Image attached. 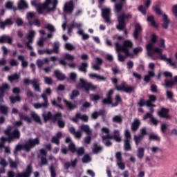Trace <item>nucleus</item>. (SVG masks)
<instances>
[{
  "instance_id": "obj_33",
  "label": "nucleus",
  "mask_w": 177,
  "mask_h": 177,
  "mask_svg": "<svg viewBox=\"0 0 177 177\" xmlns=\"http://www.w3.org/2000/svg\"><path fill=\"white\" fill-rule=\"evenodd\" d=\"M13 24V21L12 19H7L5 21H0V28L5 29L6 26H12Z\"/></svg>"
},
{
  "instance_id": "obj_9",
  "label": "nucleus",
  "mask_w": 177,
  "mask_h": 177,
  "mask_svg": "<svg viewBox=\"0 0 177 177\" xmlns=\"http://www.w3.org/2000/svg\"><path fill=\"white\" fill-rule=\"evenodd\" d=\"M74 59V56L71 55V54L65 53L64 55V59H59V64H61V66H64V67H66V66H68L70 68H75V67H77L75 63L68 64L67 62H66V60H70L71 62H73Z\"/></svg>"
},
{
  "instance_id": "obj_53",
  "label": "nucleus",
  "mask_w": 177,
  "mask_h": 177,
  "mask_svg": "<svg viewBox=\"0 0 177 177\" xmlns=\"http://www.w3.org/2000/svg\"><path fill=\"white\" fill-rule=\"evenodd\" d=\"M144 139L142 136H134V142L136 146H139V143L142 142V140Z\"/></svg>"
},
{
  "instance_id": "obj_21",
  "label": "nucleus",
  "mask_w": 177,
  "mask_h": 177,
  "mask_svg": "<svg viewBox=\"0 0 177 177\" xmlns=\"http://www.w3.org/2000/svg\"><path fill=\"white\" fill-rule=\"evenodd\" d=\"M148 118H149V120L153 125H154L155 127H157L158 125L159 121L157 120V119H156V118H154V116H153V114H151L150 113H147L145 114V115L143 116L144 121H146V120H147Z\"/></svg>"
},
{
  "instance_id": "obj_57",
  "label": "nucleus",
  "mask_w": 177,
  "mask_h": 177,
  "mask_svg": "<svg viewBox=\"0 0 177 177\" xmlns=\"http://www.w3.org/2000/svg\"><path fill=\"white\" fill-rule=\"evenodd\" d=\"M138 106L139 107H143L145 106H147V100H145L143 98H140V101L138 102Z\"/></svg>"
},
{
  "instance_id": "obj_28",
  "label": "nucleus",
  "mask_w": 177,
  "mask_h": 177,
  "mask_svg": "<svg viewBox=\"0 0 177 177\" xmlns=\"http://www.w3.org/2000/svg\"><path fill=\"white\" fill-rule=\"evenodd\" d=\"M152 10L156 15H158V16L162 15V10H161V3L159 2L158 4L152 7Z\"/></svg>"
},
{
  "instance_id": "obj_4",
  "label": "nucleus",
  "mask_w": 177,
  "mask_h": 177,
  "mask_svg": "<svg viewBox=\"0 0 177 177\" xmlns=\"http://www.w3.org/2000/svg\"><path fill=\"white\" fill-rule=\"evenodd\" d=\"M58 4V0H46L45 3L37 6L38 14L42 15V13H44V10H46L48 12H55Z\"/></svg>"
},
{
  "instance_id": "obj_17",
  "label": "nucleus",
  "mask_w": 177,
  "mask_h": 177,
  "mask_svg": "<svg viewBox=\"0 0 177 177\" xmlns=\"http://www.w3.org/2000/svg\"><path fill=\"white\" fill-rule=\"evenodd\" d=\"M74 9H75V5L74 4V1L71 0L64 4V13H70V15H71V13L74 12Z\"/></svg>"
},
{
  "instance_id": "obj_14",
  "label": "nucleus",
  "mask_w": 177,
  "mask_h": 177,
  "mask_svg": "<svg viewBox=\"0 0 177 177\" xmlns=\"http://www.w3.org/2000/svg\"><path fill=\"white\" fill-rule=\"evenodd\" d=\"M59 112L53 115L52 112L48 111L46 113H44L42 115V117L44 118V122H46L47 121H53V122H56V120H57V117H59Z\"/></svg>"
},
{
  "instance_id": "obj_24",
  "label": "nucleus",
  "mask_w": 177,
  "mask_h": 177,
  "mask_svg": "<svg viewBox=\"0 0 177 177\" xmlns=\"http://www.w3.org/2000/svg\"><path fill=\"white\" fill-rule=\"evenodd\" d=\"M140 120L139 119H135L134 121L131 124V131L133 132H136L139 129L140 127Z\"/></svg>"
},
{
  "instance_id": "obj_15",
  "label": "nucleus",
  "mask_w": 177,
  "mask_h": 177,
  "mask_svg": "<svg viewBox=\"0 0 177 177\" xmlns=\"http://www.w3.org/2000/svg\"><path fill=\"white\" fill-rule=\"evenodd\" d=\"M102 17L104 19L105 23L110 24L111 23V10L109 8H103L102 10Z\"/></svg>"
},
{
  "instance_id": "obj_29",
  "label": "nucleus",
  "mask_w": 177,
  "mask_h": 177,
  "mask_svg": "<svg viewBox=\"0 0 177 177\" xmlns=\"http://www.w3.org/2000/svg\"><path fill=\"white\" fill-rule=\"evenodd\" d=\"M147 21H148V23H150L152 27H154L155 28H158V24H157L156 20L154 19V15L148 16L147 18Z\"/></svg>"
},
{
  "instance_id": "obj_40",
  "label": "nucleus",
  "mask_w": 177,
  "mask_h": 177,
  "mask_svg": "<svg viewBox=\"0 0 177 177\" xmlns=\"http://www.w3.org/2000/svg\"><path fill=\"white\" fill-rule=\"evenodd\" d=\"M113 139L115 140V142H121V136H120V131L119 130H115L113 131V136H112Z\"/></svg>"
},
{
  "instance_id": "obj_63",
  "label": "nucleus",
  "mask_w": 177,
  "mask_h": 177,
  "mask_svg": "<svg viewBox=\"0 0 177 177\" xmlns=\"http://www.w3.org/2000/svg\"><path fill=\"white\" fill-rule=\"evenodd\" d=\"M10 168H17V162H14L11 159L9 160Z\"/></svg>"
},
{
  "instance_id": "obj_54",
  "label": "nucleus",
  "mask_w": 177,
  "mask_h": 177,
  "mask_svg": "<svg viewBox=\"0 0 177 177\" xmlns=\"http://www.w3.org/2000/svg\"><path fill=\"white\" fill-rule=\"evenodd\" d=\"M9 108L5 105L0 106V111L2 114L7 115Z\"/></svg>"
},
{
  "instance_id": "obj_34",
  "label": "nucleus",
  "mask_w": 177,
  "mask_h": 177,
  "mask_svg": "<svg viewBox=\"0 0 177 177\" xmlns=\"http://www.w3.org/2000/svg\"><path fill=\"white\" fill-rule=\"evenodd\" d=\"M54 74L58 81H64L66 80V75L60 73V71H55Z\"/></svg>"
},
{
  "instance_id": "obj_50",
  "label": "nucleus",
  "mask_w": 177,
  "mask_h": 177,
  "mask_svg": "<svg viewBox=\"0 0 177 177\" xmlns=\"http://www.w3.org/2000/svg\"><path fill=\"white\" fill-rule=\"evenodd\" d=\"M139 135L142 136V138H145V136H146V135H149V133H147V128H146L145 127L141 128Z\"/></svg>"
},
{
  "instance_id": "obj_47",
  "label": "nucleus",
  "mask_w": 177,
  "mask_h": 177,
  "mask_svg": "<svg viewBox=\"0 0 177 177\" xmlns=\"http://www.w3.org/2000/svg\"><path fill=\"white\" fill-rule=\"evenodd\" d=\"M112 121L116 124H122V116L115 115L113 118Z\"/></svg>"
},
{
  "instance_id": "obj_49",
  "label": "nucleus",
  "mask_w": 177,
  "mask_h": 177,
  "mask_svg": "<svg viewBox=\"0 0 177 177\" xmlns=\"http://www.w3.org/2000/svg\"><path fill=\"white\" fill-rule=\"evenodd\" d=\"M9 99L12 104H15V103H16V102H21V100L20 95H16L15 97L10 96L9 97Z\"/></svg>"
},
{
  "instance_id": "obj_20",
  "label": "nucleus",
  "mask_w": 177,
  "mask_h": 177,
  "mask_svg": "<svg viewBox=\"0 0 177 177\" xmlns=\"http://www.w3.org/2000/svg\"><path fill=\"white\" fill-rule=\"evenodd\" d=\"M142 31L143 28H142L140 24H136L134 26V32L133 33L134 39H139V35L142 34Z\"/></svg>"
},
{
  "instance_id": "obj_48",
  "label": "nucleus",
  "mask_w": 177,
  "mask_h": 177,
  "mask_svg": "<svg viewBox=\"0 0 177 177\" xmlns=\"http://www.w3.org/2000/svg\"><path fill=\"white\" fill-rule=\"evenodd\" d=\"M18 60H20L21 62L22 67L26 68V67H27V66H28V62L27 61L24 60V56L19 55Z\"/></svg>"
},
{
  "instance_id": "obj_8",
  "label": "nucleus",
  "mask_w": 177,
  "mask_h": 177,
  "mask_svg": "<svg viewBox=\"0 0 177 177\" xmlns=\"http://www.w3.org/2000/svg\"><path fill=\"white\" fill-rule=\"evenodd\" d=\"M13 129V127L12 125H8L7 127V129L4 130V133L6 136L9 137L10 140H15L20 139L21 133L20 130L19 129H15L12 131Z\"/></svg>"
},
{
  "instance_id": "obj_26",
  "label": "nucleus",
  "mask_w": 177,
  "mask_h": 177,
  "mask_svg": "<svg viewBox=\"0 0 177 177\" xmlns=\"http://www.w3.org/2000/svg\"><path fill=\"white\" fill-rule=\"evenodd\" d=\"M165 88H171V86H175L177 84V76H175L174 78L169 81H165Z\"/></svg>"
},
{
  "instance_id": "obj_64",
  "label": "nucleus",
  "mask_w": 177,
  "mask_h": 177,
  "mask_svg": "<svg viewBox=\"0 0 177 177\" xmlns=\"http://www.w3.org/2000/svg\"><path fill=\"white\" fill-rule=\"evenodd\" d=\"M171 11L173 12L174 16L177 17V4L173 6V7L171 8Z\"/></svg>"
},
{
  "instance_id": "obj_19",
  "label": "nucleus",
  "mask_w": 177,
  "mask_h": 177,
  "mask_svg": "<svg viewBox=\"0 0 177 177\" xmlns=\"http://www.w3.org/2000/svg\"><path fill=\"white\" fill-rule=\"evenodd\" d=\"M31 174H32V165L29 164L27 165L26 171L18 173L17 177H30L31 176Z\"/></svg>"
},
{
  "instance_id": "obj_7",
  "label": "nucleus",
  "mask_w": 177,
  "mask_h": 177,
  "mask_svg": "<svg viewBox=\"0 0 177 177\" xmlns=\"http://www.w3.org/2000/svg\"><path fill=\"white\" fill-rule=\"evenodd\" d=\"M112 84H113L115 87L116 91L118 92H124V93H132L135 91V87L129 86L125 82H122L120 85H118V79H112Z\"/></svg>"
},
{
  "instance_id": "obj_6",
  "label": "nucleus",
  "mask_w": 177,
  "mask_h": 177,
  "mask_svg": "<svg viewBox=\"0 0 177 177\" xmlns=\"http://www.w3.org/2000/svg\"><path fill=\"white\" fill-rule=\"evenodd\" d=\"M77 89H84L85 93L89 95V92L93 91L95 92L96 89H97V86L94 85L93 84L88 82L85 79L81 77L80 78V82L76 84Z\"/></svg>"
},
{
  "instance_id": "obj_2",
  "label": "nucleus",
  "mask_w": 177,
  "mask_h": 177,
  "mask_svg": "<svg viewBox=\"0 0 177 177\" xmlns=\"http://www.w3.org/2000/svg\"><path fill=\"white\" fill-rule=\"evenodd\" d=\"M39 144V139L36 138L35 139L30 138L25 144H19L15 147L14 150V155L17 156L18 151H26V153H30L31 151V149H34L37 145Z\"/></svg>"
},
{
  "instance_id": "obj_51",
  "label": "nucleus",
  "mask_w": 177,
  "mask_h": 177,
  "mask_svg": "<svg viewBox=\"0 0 177 177\" xmlns=\"http://www.w3.org/2000/svg\"><path fill=\"white\" fill-rule=\"evenodd\" d=\"M76 117L77 118L82 120V121H84V122H88V118L86 115H81V113H77Z\"/></svg>"
},
{
  "instance_id": "obj_12",
  "label": "nucleus",
  "mask_w": 177,
  "mask_h": 177,
  "mask_svg": "<svg viewBox=\"0 0 177 177\" xmlns=\"http://www.w3.org/2000/svg\"><path fill=\"white\" fill-rule=\"evenodd\" d=\"M41 97L44 100V102L42 103H35L33 104V107L36 109V110H39V109H48L49 107V101L48 100V96L46 94L43 93L41 94Z\"/></svg>"
},
{
  "instance_id": "obj_11",
  "label": "nucleus",
  "mask_w": 177,
  "mask_h": 177,
  "mask_svg": "<svg viewBox=\"0 0 177 177\" xmlns=\"http://www.w3.org/2000/svg\"><path fill=\"white\" fill-rule=\"evenodd\" d=\"M131 131L129 130H125L124 131V149L125 151H130L132 150V147L131 146Z\"/></svg>"
},
{
  "instance_id": "obj_25",
  "label": "nucleus",
  "mask_w": 177,
  "mask_h": 177,
  "mask_svg": "<svg viewBox=\"0 0 177 177\" xmlns=\"http://www.w3.org/2000/svg\"><path fill=\"white\" fill-rule=\"evenodd\" d=\"M5 42H8V44H10V45H11V44H12L13 42V39L6 35H3L0 37V44H5Z\"/></svg>"
},
{
  "instance_id": "obj_35",
  "label": "nucleus",
  "mask_w": 177,
  "mask_h": 177,
  "mask_svg": "<svg viewBox=\"0 0 177 177\" xmlns=\"http://www.w3.org/2000/svg\"><path fill=\"white\" fill-rule=\"evenodd\" d=\"M80 129L85 132L87 135H92V130L89 127L88 124H82L80 127Z\"/></svg>"
},
{
  "instance_id": "obj_31",
  "label": "nucleus",
  "mask_w": 177,
  "mask_h": 177,
  "mask_svg": "<svg viewBox=\"0 0 177 177\" xmlns=\"http://www.w3.org/2000/svg\"><path fill=\"white\" fill-rule=\"evenodd\" d=\"M8 80L11 83L14 81H16V82H19V80H20V75L17 73H14L12 75H10L8 77Z\"/></svg>"
},
{
  "instance_id": "obj_43",
  "label": "nucleus",
  "mask_w": 177,
  "mask_h": 177,
  "mask_svg": "<svg viewBox=\"0 0 177 177\" xmlns=\"http://www.w3.org/2000/svg\"><path fill=\"white\" fill-rule=\"evenodd\" d=\"M137 157L140 158V160H142V158L145 157V148L143 147L138 148L137 151Z\"/></svg>"
},
{
  "instance_id": "obj_45",
  "label": "nucleus",
  "mask_w": 177,
  "mask_h": 177,
  "mask_svg": "<svg viewBox=\"0 0 177 177\" xmlns=\"http://www.w3.org/2000/svg\"><path fill=\"white\" fill-rule=\"evenodd\" d=\"M77 34L82 36L83 41H86V39H89V35L84 33V30L82 29H80L77 31Z\"/></svg>"
},
{
  "instance_id": "obj_58",
  "label": "nucleus",
  "mask_w": 177,
  "mask_h": 177,
  "mask_svg": "<svg viewBox=\"0 0 177 177\" xmlns=\"http://www.w3.org/2000/svg\"><path fill=\"white\" fill-rule=\"evenodd\" d=\"M111 103H113V98H109L106 97V98L102 100V104L104 106L106 104H111Z\"/></svg>"
},
{
  "instance_id": "obj_22",
  "label": "nucleus",
  "mask_w": 177,
  "mask_h": 177,
  "mask_svg": "<svg viewBox=\"0 0 177 177\" xmlns=\"http://www.w3.org/2000/svg\"><path fill=\"white\" fill-rule=\"evenodd\" d=\"M162 28H165V30H168V27H169V23H171V20L169 18H168V15L166 14H164L162 15Z\"/></svg>"
},
{
  "instance_id": "obj_62",
  "label": "nucleus",
  "mask_w": 177,
  "mask_h": 177,
  "mask_svg": "<svg viewBox=\"0 0 177 177\" xmlns=\"http://www.w3.org/2000/svg\"><path fill=\"white\" fill-rule=\"evenodd\" d=\"M65 48H66L67 50H74V49H75V47L70 43H66Z\"/></svg>"
},
{
  "instance_id": "obj_61",
  "label": "nucleus",
  "mask_w": 177,
  "mask_h": 177,
  "mask_svg": "<svg viewBox=\"0 0 177 177\" xmlns=\"http://www.w3.org/2000/svg\"><path fill=\"white\" fill-rule=\"evenodd\" d=\"M44 82L47 85H52V84L53 83V80H52V77H44Z\"/></svg>"
},
{
  "instance_id": "obj_10",
  "label": "nucleus",
  "mask_w": 177,
  "mask_h": 177,
  "mask_svg": "<svg viewBox=\"0 0 177 177\" xmlns=\"http://www.w3.org/2000/svg\"><path fill=\"white\" fill-rule=\"evenodd\" d=\"M68 150L71 151V153H72L73 154H74V153H76L77 157H82V156L85 154V149L84 148V147L77 148L74 142H71L68 145Z\"/></svg>"
},
{
  "instance_id": "obj_41",
  "label": "nucleus",
  "mask_w": 177,
  "mask_h": 177,
  "mask_svg": "<svg viewBox=\"0 0 177 177\" xmlns=\"http://www.w3.org/2000/svg\"><path fill=\"white\" fill-rule=\"evenodd\" d=\"M88 63L86 62H82L80 66L78 68L79 71H81L82 73H86L88 71Z\"/></svg>"
},
{
  "instance_id": "obj_42",
  "label": "nucleus",
  "mask_w": 177,
  "mask_h": 177,
  "mask_svg": "<svg viewBox=\"0 0 177 177\" xmlns=\"http://www.w3.org/2000/svg\"><path fill=\"white\" fill-rule=\"evenodd\" d=\"M89 97L91 102H95V103H97V102L100 100V96L99 94H90Z\"/></svg>"
},
{
  "instance_id": "obj_23",
  "label": "nucleus",
  "mask_w": 177,
  "mask_h": 177,
  "mask_svg": "<svg viewBox=\"0 0 177 177\" xmlns=\"http://www.w3.org/2000/svg\"><path fill=\"white\" fill-rule=\"evenodd\" d=\"M62 136H63L62 132L58 131L56 133V136L52 137L51 142L55 145H57V146H59V145H60V138H62Z\"/></svg>"
},
{
  "instance_id": "obj_3",
  "label": "nucleus",
  "mask_w": 177,
  "mask_h": 177,
  "mask_svg": "<svg viewBox=\"0 0 177 177\" xmlns=\"http://www.w3.org/2000/svg\"><path fill=\"white\" fill-rule=\"evenodd\" d=\"M115 49L117 52H123L125 54L126 57H133V53L129 52V49L133 48V43L129 39L124 40L123 44L121 45L118 41L115 44Z\"/></svg>"
},
{
  "instance_id": "obj_46",
  "label": "nucleus",
  "mask_w": 177,
  "mask_h": 177,
  "mask_svg": "<svg viewBox=\"0 0 177 177\" xmlns=\"http://www.w3.org/2000/svg\"><path fill=\"white\" fill-rule=\"evenodd\" d=\"M49 171L51 177H56V167H55V165H50L49 167Z\"/></svg>"
},
{
  "instance_id": "obj_56",
  "label": "nucleus",
  "mask_w": 177,
  "mask_h": 177,
  "mask_svg": "<svg viewBox=\"0 0 177 177\" xmlns=\"http://www.w3.org/2000/svg\"><path fill=\"white\" fill-rule=\"evenodd\" d=\"M82 161L84 164H88L89 161H91V156L88 154H86L82 158Z\"/></svg>"
},
{
  "instance_id": "obj_59",
  "label": "nucleus",
  "mask_w": 177,
  "mask_h": 177,
  "mask_svg": "<svg viewBox=\"0 0 177 177\" xmlns=\"http://www.w3.org/2000/svg\"><path fill=\"white\" fill-rule=\"evenodd\" d=\"M71 26L72 28H78V30H81V27H82V24H77V22L73 21Z\"/></svg>"
},
{
  "instance_id": "obj_27",
  "label": "nucleus",
  "mask_w": 177,
  "mask_h": 177,
  "mask_svg": "<svg viewBox=\"0 0 177 177\" xmlns=\"http://www.w3.org/2000/svg\"><path fill=\"white\" fill-rule=\"evenodd\" d=\"M59 116L57 117L56 121H57V125L59 128H64L66 127V122L62 119V113L58 112Z\"/></svg>"
},
{
  "instance_id": "obj_39",
  "label": "nucleus",
  "mask_w": 177,
  "mask_h": 177,
  "mask_svg": "<svg viewBox=\"0 0 177 177\" xmlns=\"http://www.w3.org/2000/svg\"><path fill=\"white\" fill-rule=\"evenodd\" d=\"M30 117L37 124H42V122H41V118L39 117V115H38V114L35 113V112H32L30 113Z\"/></svg>"
},
{
  "instance_id": "obj_52",
  "label": "nucleus",
  "mask_w": 177,
  "mask_h": 177,
  "mask_svg": "<svg viewBox=\"0 0 177 177\" xmlns=\"http://www.w3.org/2000/svg\"><path fill=\"white\" fill-rule=\"evenodd\" d=\"M77 96H80V91L78 90H73L70 95V98L71 100H74Z\"/></svg>"
},
{
  "instance_id": "obj_32",
  "label": "nucleus",
  "mask_w": 177,
  "mask_h": 177,
  "mask_svg": "<svg viewBox=\"0 0 177 177\" xmlns=\"http://www.w3.org/2000/svg\"><path fill=\"white\" fill-rule=\"evenodd\" d=\"M102 150H103V147L99 145L97 142L93 143V154H98V153H100Z\"/></svg>"
},
{
  "instance_id": "obj_36",
  "label": "nucleus",
  "mask_w": 177,
  "mask_h": 177,
  "mask_svg": "<svg viewBox=\"0 0 177 177\" xmlns=\"http://www.w3.org/2000/svg\"><path fill=\"white\" fill-rule=\"evenodd\" d=\"M64 102L65 103V106L67 107L68 110H70V111H72L74 109H77V105L73 104L71 102L64 100Z\"/></svg>"
},
{
  "instance_id": "obj_55",
  "label": "nucleus",
  "mask_w": 177,
  "mask_h": 177,
  "mask_svg": "<svg viewBox=\"0 0 177 177\" xmlns=\"http://www.w3.org/2000/svg\"><path fill=\"white\" fill-rule=\"evenodd\" d=\"M149 140H156L158 142H160V140H161V138H160V136H158L156 134L149 135Z\"/></svg>"
},
{
  "instance_id": "obj_44",
  "label": "nucleus",
  "mask_w": 177,
  "mask_h": 177,
  "mask_svg": "<svg viewBox=\"0 0 177 177\" xmlns=\"http://www.w3.org/2000/svg\"><path fill=\"white\" fill-rule=\"evenodd\" d=\"M124 8V3L119 2L115 5V10L117 13H120Z\"/></svg>"
},
{
  "instance_id": "obj_30",
  "label": "nucleus",
  "mask_w": 177,
  "mask_h": 177,
  "mask_svg": "<svg viewBox=\"0 0 177 177\" xmlns=\"http://www.w3.org/2000/svg\"><path fill=\"white\" fill-rule=\"evenodd\" d=\"M28 8V3L26 0H20L18 2V9L19 10H23L24 9H27Z\"/></svg>"
},
{
  "instance_id": "obj_5",
  "label": "nucleus",
  "mask_w": 177,
  "mask_h": 177,
  "mask_svg": "<svg viewBox=\"0 0 177 177\" xmlns=\"http://www.w3.org/2000/svg\"><path fill=\"white\" fill-rule=\"evenodd\" d=\"M129 19H132V14L131 12L124 13L122 12L118 17V24L116 26L117 30L119 31H124V35H128V30L127 28V22L125 20H129Z\"/></svg>"
},
{
  "instance_id": "obj_1",
  "label": "nucleus",
  "mask_w": 177,
  "mask_h": 177,
  "mask_svg": "<svg viewBox=\"0 0 177 177\" xmlns=\"http://www.w3.org/2000/svg\"><path fill=\"white\" fill-rule=\"evenodd\" d=\"M147 55L149 56V57H153V55L154 53H158V55H160L161 60H167L171 67H176V62H172L171 58H167L165 55H163L162 49L158 47H154V44H153V43H149L147 45Z\"/></svg>"
},
{
  "instance_id": "obj_18",
  "label": "nucleus",
  "mask_w": 177,
  "mask_h": 177,
  "mask_svg": "<svg viewBox=\"0 0 177 177\" xmlns=\"http://www.w3.org/2000/svg\"><path fill=\"white\" fill-rule=\"evenodd\" d=\"M158 115L160 118H166V120H171V115H169V109L162 107L159 111H158Z\"/></svg>"
},
{
  "instance_id": "obj_37",
  "label": "nucleus",
  "mask_w": 177,
  "mask_h": 177,
  "mask_svg": "<svg viewBox=\"0 0 177 177\" xmlns=\"http://www.w3.org/2000/svg\"><path fill=\"white\" fill-rule=\"evenodd\" d=\"M88 75L91 80H95V78H96V80H99L100 81H106L105 77L97 75L96 73H90Z\"/></svg>"
},
{
  "instance_id": "obj_38",
  "label": "nucleus",
  "mask_w": 177,
  "mask_h": 177,
  "mask_svg": "<svg viewBox=\"0 0 177 177\" xmlns=\"http://www.w3.org/2000/svg\"><path fill=\"white\" fill-rule=\"evenodd\" d=\"M18 115H19L20 120L26 121V122H28V124H31V122H32V120L31 119V118L24 115L23 114V113L19 112L18 113Z\"/></svg>"
},
{
  "instance_id": "obj_13",
  "label": "nucleus",
  "mask_w": 177,
  "mask_h": 177,
  "mask_svg": "<svg viewBox=\"0 0 177 177\" xmlns=\"http://www.w3.org/2000/svg\"><path fill=\"white\" fill-rule=\"evenodd\" d=\"M39 81L40 80L38 78H34L32 80L25 78L24 80V84H25V85H30V84H31L35 92H41V87L39 86Z\"/></svg>"
},
{
  "instance_id": "obj_60",
  "label": "nucleus",
  "mask_w": 177,
  "mask_h": 177,
  "mask_svg": "<svg viewBox=\"0 0 177 177\" xmlns=\"http://www.w3.org/2000/svg\"><path fill=\"white\" fill-rule=\"evenodd\" d=\"M46 30L50 31V32H55L56 31V29L55 28V26L50 24H48L46 26Z\"/></svg>"
},
{
  "instance_id": "obj_16",
  "label": "nucleus",
  "mask_w": 177,
  "mask_h": 177,
  "mask_svg": "<svg viewBox=\"0 0 177 177\" xmlns=\"http://www.w3.org/2000/svg\"><path fill=\"white\" fill-rule=\"evenodd\" d=\"M10 89V85L8 83H3L2 86H0V103H3V97H5V92H8Z\"/></svg>"
}]
</instances>
